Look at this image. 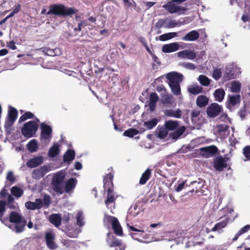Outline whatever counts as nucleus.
<instances>
[{"label":"nucleus","instance_id":"54","mask_svg":"<svg viewBox=\"0 0 250 250\" xmlns=\"http://www.w3.org/2000/svg\"><path fill=\"white\" fill-rule=\"evenodd\" d=\"M25 221H24L22 225H16L14 226L15 230L16 232L19 233L22 232L24 229V227L25 226Z\"/></svg>","mask_w":250,"mask_h":250},{"label":"nucleus","instance_id":"64","mask_svg":"<svg viewBox=\"0 0 250 250\" xmlns=\"http://www.w3.org/2000/svg\"><path fill=\"white\" fill-rule=\"evenodd\" d=\"M185 185V182H183L179 184L177 188H176V191L177 192L180 191L183 188Z\"/></svg>","mask_w":250,"mask_h":250},{"label":"nucleus","instance_id":"33","mask_svg":"<svg viewBox=\"0 0 250 250\" xmlns=\"http://www.w3.org/2000/svg\"><path fill=\"white\" fill-rule=\"evenodd\" d=\"M225 95V92L222 88L216 89L213 94L215 100L219 102H221L223 100Z\"/></svg>","mask_w":250,"mask_h":250},{"label":"nucleus","instance_id":"30","mask_svg":"<svg viewBox=\"0 0 250 250\" xmlns=\"http://www.w3.org/2000/svg\"><path fill=\"white\" fill-rule=\"evenodd\" d=\"M75 151L73 149H68L64 153L63 160L64 162H70L75 159Z\"/></svg>","mask_w":250,"mask_h":250},{"label":"nucleus","instance_id":"34","mask_svg":"<svg viewBox=\"0 0 250 250\" xmlns=\"http://www.w3.org/2000/svg\"><path fill=\"white\" fill-rule=\"evenodd\" d=\"M164 113L165 115L167 116L173 117L176 118H180L182 115V112L179 109H178L176 110H173L172 109L166 110Z\"/></svg>","mask_w":250,"mask_h":250},{"label":"nucleus","instance_id":"29","mask_svg":"<svg viewBox=\"0 0 250 250\" xmlns=\"http://www.w3.org/2000/svg\"><path fill=\"white\" fill-rule=\"evenodd\" d=\"M107 242L110 247H114L120 244L121 240L114 237L111 233H107Z\"/></svg>","mask_w":250,"mask_h":250},{"label":"nucleus","instance_id":"58","mask_svg":"<svg viewBox=\"0 0 250 250\" xmlns=\"http://www.w3.org/2000/svg\"><path fill=\"white\" fill-rule=\"evenodd\" d=\"M125 6L127 7H130L133 6V3L135 4V1L133 0H123Z\"/></svg>","mask_w":250,"mask_h":250},{"label":"nucleus","instance_id":"57","mask_svg":"<svg viewBox=\"0 0 250 250\" xmlns=\"http://www.w3.org/2000/svg\"><path fill=\"white\" fill-rule=\"evenodd\" d=\"M43 204L45 206L48 207V206L50 204V197L49 195H45L44 196L43 199Z\"/></svg>","mask_w":250,"mask_h":250},{"label":"nucleus","instance_id":"38","mask_svg":"<svg viewBox=\"0 0 250 250\" xmlns=\"http://www.w3.org/2000/svg\"><path fill=\"white\" fill-rule=\"evenodd\" d=\"M177 36V33L176 32H169L160 35L159 39L161 41H166Z\"/></svg>","mask_w":250,"mask_h":250},{"label":"nucleus","instance_id":"39","mask_svg":"<svg viewBox=\"0 0 250 250\" xmlns=\"http://www.w3.org/2000/svg\"><path fill=\"white\" fill-rule=\"evenodd\" d=\"M16 120H13L7 117H6L5 121L4 123V128L6 132L8 133H11L12 130V126L13 125Z\"/></svg>","mask_w":250,"mask_h":250},{"label":"nucleus","instance_id":"14","mask_svg":"<svg viewBox=\"0 0 250 250\" xmlns=\"http://www.w3.org/2000/svg\"><path fill=\"white\" fill-rule=\"evenodd\" d=\"M179 49V45L177 42L166 44L162 46V51L164 53H171L177 51Z\"/></svg>","mask_w":250,"mask_h":250},{"label":"nucleus","instance_id":"7","mask_svg":"<svg viewBox=\"0 0 250 250\" xmlns=\"http://www.w3.org/2000/svg\"><path fill=\"white\" fill-rule=\"evenodd\" d=\"M222 108L217 103H212L207 108L206 112L208 116L210 118H214L222 111Z\"/></svg>","mask_w":250,"mask_h":250},{"label":"nucleus","instance_id":"37","mask_svg":"<svg viewBox=\"0 0 250 250\" xmlns=\"http://www.w3.org/2000/svg\"><path fill=\"white\" fill-rule=\"evenodd\" d=\"M159 121L156 118H152L151 120L145 122L144 125L147 129H151L158 124Z\"/></svg>","mask_w":250,"mask_h":250},{"label":"nucleus","instance_id":"53","mask_svg":"<svg viewBox=\"0 0 250 250\" xmlns=\"http://www.w3.org/2000/svg\"><path fill=\"white\" fill-rule=\"evenodd\" d=\"M250 229V225H247L243 227L237 233V235L240 236L243 233L247 232Z\"/></svg>","mask_w":250,"mask_h":250},{"label":"nucleus","instance_id":"47","mask_svg":"<svg viewBox=\"0 0 250 250\" xmlns=\"http://www.w3.org/2000/svg\"><path fill=\"white\" fill-rule=\"evenodd\" d=\"M116 219L117 218L115 217L105 214L103 220L104 223L107 225L111 224L112 225L113 224V221L116 220Z\"/></svg>","mask_w":250,"mask_h":250},{"label":"nucleus","instance_id":"15","mask_svg":"<svg viewBox=\"0 0 250 250\" xmlns=\"http://www.w3.org/2000/svg\"><path fill=\"white\" fill-rule=\"evenodd\" d=\"M178 56L181 58H188L189 60H193L196 57V53L190 50H185L177 53Z\"/></svg>","mask_w":250,"mask_h":250},{"label":"nucleus","instance_id":"40","mask_svg":"<svg viewBox=\"0 0 250 250\" xmlns=\"http://www.w3.org/2000/svg\"><path fill=\"white\" fill-rule=\"evenodd\" d=\"M18 111L15 108L12 106H9L8 111V115L6 117L12 119V120H16L18 117Z\"/></svg>","mask_w":250,"mask_h":250},{"label":"nucleus","instance_id":"28","mask_svg":"<svg viewBox=\"0 0 250 250\" xmlns=\"http://www.w3.org/2000/svg\"><path fill=\"white\" fill-rule=\"evenodd\" d=\"M112 229L114 233L118 236H123V232L122 228L117 218L116 220L114 221L112 225Z\"/></svg>","mask_w":250,"mask_h":250},{"label":"nucleus","instance_id":"1","mask_svg":"<svg viewBox=\"0 0 250 250\" xmlns=\"http://www.w3.org/2000/svg\"><path fill=\"white\" fill-rule=\"evenodd\" d=\"M78 10L74 7H67L62 4H53L50 5L49 10L46 13V10L42 9L41 14L54 15L59 17H72Z\"/></svg>","mask_w":250,"mask_h":250},{"label":"nucleus","instance_id":"24","mask_svg":"<svg viewBox=\"0 0 250 250\" xmlns=\"http://www.w3.org/2000/svg\"><path fill=\"white\" fill-rule=\"evenodd\" d=\"M165 127L168 131H173L177 129L179 125L177 121L168 120L165 122Z\"/></svg>","mask_w":250,"mask_h":250},{"label":"nucleus","instance_id":"62","mask_svg":"<svg viewBox=\"0 0 250 250\" xmlns=\"http://www.w3.org/2000/svg\"><path fill=\"white\" fill-rule=\"evenodd\" d=\"M77 224L80 226H82L83 225V217L79 214L77 216Z\"/></svg>","mask_w":250,"mask_h":250},{"label":"nucleus","instance_id":"59","mask_svg":"<svg viewBox=\"0 0 250 250\" xmlns=\"http://www.w3.org/2000/svg\"><path fill=\"white\" fill-rule=\"evenodd\" d=\"M246 110L245 109V107L241 109L238 113V115L240 116V117L241 118L242 120L244 119L246 116Z\"/></svg>","mask_w":250,"mask_h":250},{"label":"nucleus","instance_id":"16","mask_svg":"<svg viewBox=\"0 0 250 250\" xmlns=\"http://www.w3.org/2000/svg\"><path fill=\"white\" fill-rule=\"evenodd\" d=\"M47 168L45 166H42L39 168L35 169L33 171V177L38 179L42 178L47 172Z\"/></svg>","mask_w":250,"mask_h":250},{"label":"nucleus","instance_id":"52","mask_svg":"<svg viewBox=\"0 0 250 250\" xmlns=\"http://www.w3.org/2000/svg\"><path fill=\"white\" fill-rule=\"evenodd\" d=\"M200 115V111L199 110L194 109L192 111L191 114V118L192 122L196 120V118L199 117Z\"/></svg>","mask_w":250,"mask_h":250},{"label":"nucleus","instance_id":"48","mask_svg":"<svg viewBox=\"0 0 250 250\" xmlns=\"http://www.w3.org/2000/svg\"><path fill=\"white\" fill-rule=\"evenodd\" d=\"M240 98L239 95L231 96L229 97V101L231 105H235L240 102Z\"/></svg>","mask_w":250,"mask_h":250},{"label":"nucleus","instance_id":"9","mask_svg":"<svg viewBox=\"0 0 250 250\" xmlns=\"http://www.w3.org/2000/svg\"><path fill=\"white\" fill-rule=\"evenodd\" d=\"M41 139L42 140H46L51 137L52 129L49 125L45 123H42L41 125Z\"/></svg>","mask_w":250,"mask_h":250},{"label":"nucleus","instance_id":"4","mask_svg":"<svg viewBox=\"0 0 250 250\" xmlns=\"http://www.w3.org/2000/svg\"><path fill=\"white\" fill-rule=\"evenodd\" d=\"M17 203L15 202V199L11 194L7 196V200H0V220L4 223L5 220L2 217L6 210V207L11 209H15L17 208Z\"/></svg>","mask_w":250,"mask_h":250},{"label":"nucleus","instance_id":"22","mask_svg":"<svg viewBox=\"0 0 250 250\" xmlns=\"http://www.w3.org/2000/svg\"><path fill=\"white\" fill-rule=\"evenodd\" d=\"M77 183V180L75 178L69 179L65 184V191L66 193H69L71 190L75 188Z\"/></svg>","mask_w":250,"mask_h":250},{"label":"nucleus","instance_id":"42","mask_svg":"<svg viewBox=\"0 0 250 250\" xmlns=\"http://www.w3.org/2000/svg\"><path fill=\"white\" fill-rule=\"evenodd\" d=\"M203 88L198 85L192 86L188 88V91L195 95L202 92Z\"/></svg>","mask_w":250,"mask_h":250},{"label":"nucleus","instance_id":"3","mask_svg":"<svg viewBox=\"0 0 250 250\" xmlns=\"http://www.w3.org/2000/svg\"><path fill=\"white\" fill-rule=\"evenodd\" d=\"M65 178L64 174L62 172L57 173L53 177L51 182V187L53 190L59 194L63 193V184Z\"/></svg>","mask_w":250,"mask_h":250},{"label":"nucleus","instance_id":"46","mask_svg":"<svg viewBox=\"0 0 250 250\" xmlns=\"http://www.w3.org/2000/svg\"><path fill=\"white\" fill-rule=\"evenodd\" d=\"M198 81L203 86H208L210 84V80L205 75H200L198 78Z\"/></svg>","mask_w":250,"mask_h":250},{"label":"nucleus","instance_id":"51","mask_svg":"<svg viewBox=\"0 0 250 250\" xmlns=\"http://www.w3.org/2000/svg\"><path fill=\"white\" fill-rule=\"evenodd\" d=\"M181 65L183 67H184L187 69H190V70H194L196 68V66L194 64H193L192 63H190V62H184L183 63H182L181 64Z\"/></svg>","mask_w":250,"mask_h":250},{"label":"nucleus","instance_id":"50","mask_svg":"<svg viewBox=\"0 0 250 250\" xmlns=\"http://www.w3.org/2000/svg\"><path fill=\"white\" fill-rule=\"evenodd\" d=\"M243 154L247 160L250 161V146H247L243 148Z\"/></svg>","mask_w":250,"mask_h":250},{"label":"nucleus","instance_id":"36","mask_svg":"<svg viewBox=\"0 0 250 250\" xmlns=\"http://www.w3.org/2000/svg\"><path fill=\"white\" fill-rule=\"evenodd\" d=\"M11 193L12 196L17 198H19L23 194V190L17 186H14L11 188Z\"/></svg>","mask_w":250,"mask_h":250},{"label":"nucleus","instance_id":"17","mask_svg":"<svg viewBox=\"0 0 250 250\" xmlns=\"http://www.w3.org/2000/svg\"><path fill=\"white\" fill-rule=\"evenodd\" d=\"M199 38V34L196 30H192L187 33L182 38V40L185 41H195Z\"/></svg>","mask_w":250,"mask_h":250},{"label":"nucleus","instance_id":"56","mask_svg":"<svg viewBox=\"0 0 250 250\" xmlns=\"http://www.w3.org/2000/svg\"><path fill=\"white\" fill-rule=\"evenodd\" d=\"M177 25H178V22L177 21H176L175 20H170L168 22V23L167 26V27L168 28H174V27H176Z\"/></svg>","mask_w":250,"mask_h":250},{"label":"nucleus","instance_id":"44","mask_svg":"<svg viewBox=\"0 0 250 250\" xmlns=\"http://www.w3.org/2000/svg\"><path fill=\"white\" fill-rule=\"evenodd\" d=\"M168 131L165 127L160 128L157 133V137L161 139H165L168 135Z\"/></svg>","mask_w":250,"mask_h":250},{"label":"nucleus","instance_id":"45","mask_svg":"<svg viewBox=\"0 0 250 250\" xmlns=\"http://www.w3.org/2000/svg\"><path fill=\"white\" fill-rule=\"evenodd\" d=\"M139 133V131L135 128H129L124 132V135L128 137H133Z\"/></svg>","mask_w":250,"mask_h":250},{"label":"nucleus","instance_id":"61","mask_svg":"<svg viewBox=\"0 0 250 250\" xmlns=\"http://www.w3.org/2000/svg\"><path fill=\"white\" fill-rule=\"evenodd\" d=\"M8 195L7 190L3 188L0 191V198H5Z\"/></svg>","mask_w":250,"mask_h":250},{"label":"nucleus","instance_id":"6","mask_svg":"<svg viewBox=\"0 0 250 250\" xmlns=\"http://www.w3.org/2000/svg\"><path fill=\"white\" fill-rule=\"evenodd\" d=\"M163 7L171 14L184 12L186 10V8L176 4L173 0L163 5Z\"/></svg>","mask_w":250,"mask_h":250},{"label":"nucleus","instance_id":"11","mask_svg":"<svg viewBox=\"0 0 250 250\" xmlns=\"http://www.w3.org/2000/svg\"><path fill=\"white\" fill-rule=\"evenodd\" d=\"M114 177V173L110 172L107 174L104 178V187L105 190L108 191L109 189L111 190H114L113 179Z\"/></svg>","mask_w":250,"mask_h":250},{"label":"nucleus","instance_id":"49","mask_svg":"<svg viewBox=\"0 0 250 250\" xmlns=\"http://www.w3.org/2000/svg\"><path fill=\"white\" fill-rule=\"evenodd\" d=\"M241 85L239 82H235L233 83L231 86V91L233 92L237 93L240 90Z\"/></svg>","mask_w":250,"mask_h":250},{"label":"nucleus","instance_id":"26","mask_svg":"<svg viewBox=\"0 0 250 250\" xmlns=\"http://www.w3.org/2000/svg\"><path fill=\"white\" fill-rule=\"evenodd\" d=\"M151 176V170L149 168L146 169L142 174L140 180L139 184L141 185H145L150 179Z\"/></svg>","mask_w":250,"mask_h":250},{"label":"nucleus","instance_id":"20","mask_svg":"<svg viewBox=\"0 0 250 250\" xmlns=\"http://www.w3.org/2000/svg\"><path fill=\"white\" fill-rule=\"evenodd\" d=\"M43 160L42 157H37L31 159L26 162V166L30 168L37 167L42 164Z\"/></svg>","mask_w":250,"mask_h":250},{"label":"nucleus","instance_id":"41","mask_svg":"<svg viewBox=\"0 0 250 250\" xmlns=\"http://www.w3.org/2000/svg\"><path fill=\"white\" fill-rule=\"evenodd\" d=\"M28 150L31 152H34L37 150L38 145L36 140H32L27 144Z\"/></svg>","mask_w":250,"mask_h":250},{"label":"nucleus","instance_id":"60","mask_svg":"<svg viewBox=\"0 0 250 250\" xmlns=\"http://www.w3.org/2000/svg\"><path fill=\"white\" fill-rule=\"evenodd\" d=\"M7 47L12 50L17 49V46L15 45V42L14 41H11L7 43Z\"/></svg>","mask_w":250,"mask_h":250},{"label":"nucleus","instance_id":"21","mask_svg":"<svg viewBox=\"0 0 250 250\" xmlns=\"http://www.w3.org/2000/svg\"><path fill=\"white\" fill-rule=\"evenodd\" d=\"M49 222L55 227H59L61 225L62 218L59 214H52L49 217Z\"/></svg>","mask_w":250,"mask_h":250},{"label":"nucleus","instance_id":"10","mask_svg":"<svg viewBox=\"0 0 250 250\" xmlns=\"http://www.w3.org/2000/svg\"><path fill=\"white\" fill-rule=\"evenodd\" d=\"M228 166L227 161L222 156L215 157L213 161V167L214 168L219 171H222Z\"/></svg>","mask_w":250,"mask_h":250},{"label":"nucleus","instance_id":"35","mask_svg":"<svg viewBox=\"0 0 250 250\" xmlns=\"http://www.w3.org/2000/svg\"><path fill=\"white\" fill-rule=\"evenodd\" d=\"M217 132L219 135L225 137L229 130V126L224 124H220L217 126Z\"/></svg>","mask_w":250,"mask_h":250},{"label":"nucleus","instance_id":"31","mask_svg":"<svg viewBox=\"0 0 250 250\" xmlns=\"http://www.w3.org/2000/svg\"><path fill=\"white\" fill-rule=\"evenodd\" d=\"M208 102V98L205 95H200L196 99V104L200 107L206 106Z\"/></svg>","mask_w":250,"mask_h":250},{"label":"nucleus","instance_id":"18","mask_svg":"<svg viewBox=\"0 0 250 250\" xmlns=\"http://www.w3.org/2000/svg\"><path fill=\"white\" fill-rule=\"evenodd\" d=\"M186 127L185 126H181L180 127H178L175 130L172 132H170L169 134L170 138L173 140H176L179 139L186 131Z\"/></svg>","mask_w":250,"mask_h":250},{"label":"nucleus","instance_id":"5","mask_svg":"<svg viewBox=\"0 0 250 250\" xmlns=\"http://www.w3.org/2000/svg\"><path fill=\"white\" fill-rule=\"evenodd\" d=\"M38 129V125L35 121H30L23 125L21 129L22 134L27 138H31L36 134Z\"/></svg>","mask_w":250,"mask_h":250},{"label":"nucleus","instance_id":"55","mask_svg":"<svg viewBox=\"0 0 250 250\" xmlns=\"http://www.w3.org/2000/svg\"><path fill=\"white\" fill-rule=\"evenodd\" d=\"M6 179L7 180H8L9 181L12 183H13L15 181V178L13 175V173L11 171H9L8 172L6 176Z\"/></svg>","mask_w":250,"mask_h":250},{"label":"nucleus","instance_id":"27","mask_svg":"<svg viewBox=\"0 0 250 250\" xmlns=\"http://www.w3.org/2000/svg\"><path fill=\"white\" fill-rule=\"evenodd\" d=\"M59 153L60 145L58 143H55L49 149L48 156L50 158H54L58 156Z\"/></svg>","mask_w":250,"mask_h":250},{"label":"nucleus","instance_id":"13","mask_svg":"<svg viewBox=\"0 0 250 250\" xmlns=\"http://www.w3.org/2000/svg\"><path fill=\"white\" fill-rule=\"evenodd\" d=\"M43 206L42 201L41 199H36L35 202L27 201L25 203V206L28 209L35 210L40 209Z\"/></svg>","mask_w":250,"mask_h":250},{"label":"nucleus","instance_id":"25","mask_svg":"<svg viewBox=\"0 0 250 250\" xmlns=\"http://www.w3.org/2000/svg\"><path fill=\"white\" fill-rule=\"evenodd\" d=\"M9 221L16 224H20L22 222L21 216L17 212L12 211L9 215Z\"/></svg>","mask_w":250,"mask_h":250},{"label":"nucleus","instance_id":"23","mask_svg":"<svg viewBox=\"0 0 250 250\" xmlns=\"http://www.w3.org/2000/svg\"><path fill=\"white\" fill-rule=\"evenodd\" d=\"M107 191V198L105 200V204L108 208L111 209V207H109L110 204L114 203L116 198L114 196V190H108Z\"/></svg>","mask_w":250,"mask_h":250},{"label":"nucleus","instance_id":"19","mask_svg":"<svg viewBox=\"0 0 250 250\" xmlns=\"http://www.w3.org/2000/svg\"><path fill=\"white\" fill-rule=\"evenodd\" d=\"M159 97L155 92L151 93L149 95V107L151 111L155 110L156 108V104L158 101Z\"/></svg>","mask_w":250,"mask_h":250},{"label":"nucleus","instance_id":"32","mask_svg":"<svg viewBox=\"0 0 250 250\" xmlns=\"http://www.w3.org/2000/svg\"><path fill=\"white\" fill-rule=\"evenodd\" d=\"M229 218H226L224 220L219 222V223L216 224L213 228H212L211 229V231H215L216 230H219L223 228L226 227L229 222Z\"/></svg>","mask_w":250,"mask_h":250},{"label":"nucleus","instance_id":"2","mask_svg":"<svg viewBox=\"0 0 250 250\" xmlns=\"http://www.w3.org/2000/svg\"><path fill=\"white\" fill-rule=\"evenodd\" d=\"M166 78L168 80V85L173 94L178 96L181 94L180 83L183 81L182 74L176 72L168 73Z\"/></svg>","mask_w":250,"mask_h":250},{"label":"nucleus","instance_id":"63","mask_svg":"<svg viewBox=\"0 0 250 250\" xmlns=\"http://www.w3.org/2000/svg\"><path fill=\"white\" fill-rule=\"evenodd\" d=\"M213 77L215 80H218L221 77V74L220 71L216 70L213 72Z\"/></svg>","mask_w":250,"mask_h":250},{"label":"nucleus","instance_id":"43","mask_svg":"<svg viewBox=\"0 0 250 250\" xmlns=\"http://www.w3.org/2000/svg\"><path fill=\"white\" fill-rule=\"evenodd\" d=\"M34 117V115L30 111L25 112L22 115H21L19 120V123L23 122L27 119H32Z\"/></svg>","mask_w":250,"mask_h":250},{"label":"nucleus","instance_id":"12","mask_svg":"<svg viewBox=\"0 0 250 250\" xmlns=\"http://www.w3.org/2000/svg\"><path fill=\"white\" fill-rule=\"evenodd\" d=\"M45 239L46 246L49 249L54 250L57 248V246L54 242L55 236L52 232H46L45 234Z\"/></svg>","mask_w":250,"mask_h":250},{"label":"nucleus","instance_id":"8","mask_svg":"<svg viewBox=\"0 0 250 250\" xmlns=\"http://www.w3.org/2000/svg\"><path fill=\"white\" fill-rule=\"evenodd\" d=\"M201 155L205 158H209L216 154L218 151V148L213 145L201 147L200 148Z\"/></svg>","mask_w":250,"mask_h":250}]
</instances>
